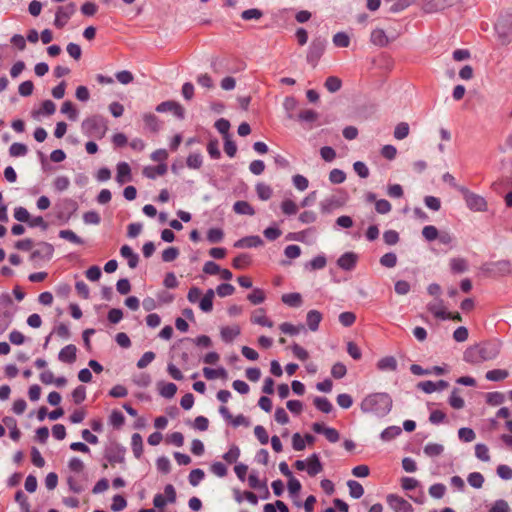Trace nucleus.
<instances>
[{"label":"nucleus","instance_id":"09e8293b","mask_svg":"<svg viewBox=\"0 0 512 512\" xmlns=\"http://www.w3.org/2000/svg\"><path fill=\"white\" fill-rule=\"evenodd\" d=\"M247 299L254 305H258L264 302L265 293L260 288H254L251 293L247 295Z\"/></svg>","mask_w":512,"mask_h":512},{"label":"nucleus","instance_id":"4d7b16f0","mask_svg":"<svg viewBox=\"0 0 512 512\" xmlns=\"http://www.w3.org/2000/svg\"><path fill=\"white\" fill-rule=\"evenodd\" d=\"M446 486L442 483H435L429 487V495L435 499H441L445 495Z\"/></svg>","mask_w":512,"mask_h":512},{"label":"nucleus","instance_id":"8fccbe9b","mask_svg":"<svg viewBox=\"0 0 512 512\" xmlns=\"http://www.w3.org/2000/svg\"><path fill=\"white\" fill-rule=\"evenodd\" d=\"M204 477H205L204 471L200 468H196V469H193L189 473L188 480H189L190 485H192L193 487H196L204 479Z\"/></svg>","mask_w":512,"mask_h":512},{"label":"nucleus","instance_id":"79ce46f5","mask_svg":"<svg viewBox=\"0 0 512 512\" xmlns=\"http://www.w3.org/2000/svg\"><path fill=\"white\" fill-rule=\"evenodd\" d=\"M279 329L284 334H287L290 336H296L302 330H304V326L303 325L295 326L289 322H283L282 324H280Z\"/></svg>","mask_w":512,"mask_h":512},{"label":"nucleus","instance_id":"6ab92c4d","mask_svg":"<svg viewBox=\"0 0 512 512\" xmlns=\"http://www.w3.org/2000/svg\"><path fill=\"white\" fill-rule=\"evenodd\" d=\"M448 5V0H428L424 2L422 9L425 13L431 14L445 9Z\"/></svg>","mask_w":512,"mask_h":512},{"label":"nucleus","instance_id":"69168bd1","mask_svg":"<svg viewBox=\"0 0 512 512\" xmlns=\"http://www.w3.org/2000/svg\"><path fill=\"white\" fill-rule=\"evenodd\" d=\"M346 180V174L341 169H332L329 173V181L332 184H341Z\"/></svg>","mask_w":512,"mask_h":512},{"label":"nucleus","instance_id":"c756f323","mask_svg":"<svg viewBox=\"0 0 512 512\" xmlns=\"http://www.w3.org/2000/svg\"><path fill=\"white\" fill-rule=\"evenodd\" d=\"M233 210L239 215L253 216L255 214L254 208L247 201H237L233 205Z\"/></svg>","mask_w":512,"mask_h":512},{"label":"nucleus","instance_id":"f704fd0d","mask_svg":"<svg viewBox=\"0 0 512 512\" xmlns=\"http://www.w3.org/2000/svg\"><path fill=\"white\" fill-rule=\"evenodd\" d=\"M347 486L349 488V494L354 499H359L364 494L363 486L356 480L347 481Z\"/></svg>","mask_w":512,"mask_h":512},{"label":"nucleus","instance_id":"393cba45","mask_svg":"<svg viewBox=\"0 0 512 512\" xmlns=\"http://www.w3.org/2000/svg\"><path fill=\"white\" fill-rule=\"evenodd\" d=\"M214 296H215V291L213 289H208L204 296L201 298L200 302H199V308L205 312V313H209L212 311L213 309V299H214Z\"/></svg>","mask_w":512,"mask_h":512},{"label":"nucleus","instance_id":"58836bf2","mask_svg":"<svg viewBox=\"0 0 512 512\" xmlns=\"http://www.w3.org/2000/svg\"><path fill=\"white\" fill-rule=\"evenodd\" d=\"M314 405L319 411L326 414L330 413L333 410L332 403L326 397H315Z\"/></svg>","mask_w":512,"mask_h":512},{"label":"nucleus","instance_id":"0eeeda50","mask_svg":"<svg viewBox=\"0 0 512 512\" xmlns=\"http://www.w3.org/2000/svg\"><path fill=\"white\" fill-rule=\"evenodd\" d=\"M177 495L176 490L172 484H167L164 487V495L156 494L153 498V505L157 509L164 508L167 504H173L176 502Z\"/></svg>","mask_w":512,"mask_h":512},{"label":"nucleus","instance_id":"603ef678","mask_svg":"<svg viewBox=\"0 0 512 512\" xmlns=\"http://www.w3.org/2000/svg\"><path fill=\"white\" fill-rule=\"evenodd\" d=\"M325 87L326 89L331 92L335 93L340 90L342 86L341 80L336 76H329L325 81Z\"/></svg>","mask_w":512,"mask_h":512},{"label":"nucleus","instance_id":"338daca9","mask_svg":"<svg viewBox=\"0 0 512 512\" xmlns=\"http://www.w3.org/2000/svg\"><path fill=\"white\" fill-rule=\"evenodd\" d=\"M379 262L386 268H393L397 264V256L393 252H388L380 258Z\"/></svg>","mask_w":512,"mask_h":512},{"label":"nucleus","instance_id":"9b49d317","mask_svg":"<svg viewBox=\"0 0 512 512\" xmlns=\"http://www.w3.org/2000/svg\"><path fill=\"white\" fill-rule=\"evenodd\" d=\"M125 448L119 444H114L106 449L105 458L109 463H123L125 460Z\"/></svg>","mask_w":512,"mask_h":512},{"label":"nucleus","instance_id":"423d86ee","mask_svg":"<svg viewBox=\"0 0 512 512\" xmlns=\"http://www.w3.org/2000/svg\"><path fill=\"white\" fill-rule=\"evenodd\" d=\"M459 191L463 194L467 207L472 211L484 212L487 210V201L484 197L470 192L465 187H460Z\"/></svg>","mask_w":512,"mask_h":512},{"label":"nucleus","instance_id":"4c0bfd02","mask_svg":"<svg viewBox=\"0 0 512 512\" xmlns=\"http://www.w3.org/2000/svg\"><path fill=\"white\" fill-rule=\"evenodd\" d=\"M423 451L428 457H437L443 453L444 446L438 443H427L424 446Z\"/></svg>","mask_w":512,"mask_h":512},{"label":"nucleus","instance_id":"680f3d73","mask_svg":"<svg viewBox=\"0 0 512 512\" xmlns=\"http://www.w3.org/2000/svg\"><path fill=\"white\" fill-rule=\"evenodd\" d=\"M203 157L200 153H193L187 157L186 164L191 169H199L202 166Z\"/></svg>","mask_w":512,"mask_h":512},{"label":"nucleus","instance_id":"a878e982","mask_svg":"<svg viewBox=\"0 0 512 512\" xmlns=\"http://www.w3.org/2000/svg\"><path fill=\"white\" fill-rule=\"evenodd\" d=\"M398 363L395 357L386 356L378 360L377 368L380 371H396Z\"/></svg>","mask_w":512,"mask_h":512},{"label":"nucleus","instance_id":"f03ea898","mask_svg":"<svg viewBox=\"0 0 512 512\" xmlns=\"http://www.w3.org/2000/svg\"><path fill=\"white\" fill-rule=\"evenodd\" d=\"M500 347L499 342H485L472 346L464 352V360L471 364L493 360L499 355Z\"/></svg>","mask_w":512,"mask_h":512},{"label":"nucleus","instance_id":"a18cd8bd","mask_svg":"<svg viewBox=\"0 0 512 512\" xmlns=\"http://www.w3.org/2000/svg\"><path fill=\"white\" fill-rule=\"evenodd\" d=\"M12 314L7 309L0 307V334H2L11 324Z\"/></svg>","mask_w":512,"mask_h":512},{"label":"nucleus","instance_id":"864d4df0","mask_svg":"<svg viewBox=\"0 0 512 512\" xmlns=\"http://www.w3.org/2000/svg\"><path fill=\"white\" fill-rule=\"evenodd\" d=\"M28 152V148L25 144L15 142L9 148V153L12 157L25 156Z\"/></svg>","mask_w":512,"mask_h":512},{"label":"nucleus","instance_id":"2eb2a0df","mask_svg":"<svg viewBox=\"0 0 512 512\" xmlns=\"http://www.w3.org/2000/svg\"><path fill=\"white\" fill-rule=\"evenodd\" d=\"M263 245V240L257 235L243 237L234 243L235 248H256Z\"/></svg>","mask_w":512,"mask_h":512},{"label":"nucleus","instance_id":"0e129e2a","mask_svg":"<svg viewBox=\"0 0 512 512\" xmlns=\"http://www.w3.org/2000/svg\"><path fill=\"white\" fill-rule=\"evenodd\" d=\"M475 456L481 461L488 462L490 460L488 447L482 443L476 444Z\"/></svg>","mask_w":512,"mask_h":512},{"label":"nucleus","instance_id":"c03bdc74","mask_svg":"<svg viewBox=\"0 0 512 512\" xmlns=\"http://www.w3.org/2000/svg\"><path fill=\"white\" fill-rule=\"evenodd\" d=\"M61 113L67 115L71 121H76L78 118V111L71 101H65L61 107Z\"/></svg>","mask_w":512,"mask_h":512},{"label":"nucleus","instance_id":"aec40b11","mask_svg":"<svg viewBox=\"0 0 512 512\" xmlns=\"http://www.w3.org/2000/svg\"><path fill=\"white\" fill-rule=\"evenodd\" d=\"M240 327L238 325L224 326L220 330L221 339L225 343H231L237 336L240 335Z\"/></svg>","mask_w":512,"mask_h":512},{"label":"nucleus","instance_id":"ea45409f","mask_svg":"<svg viewBox=\"0 0 512 512\" xmlns=\"http://www.w3.org/2000/svg\"><path fill=\"white\" fill-rule=\"evenodd\" d=\"M509 376V373L505 369H493L489 370L485 377L489 381L498 382L506 379Z\"/></svg>","mask_w":512,"mask_h":512},{"label":"nucleus","instance_id":"c85d7f7f","mask_svg":"<svg viewBox=\"0 0 512 512\" xmlns=\"http://www.w3.org/2000/svg\"><path fill=\"white\" fill-rule=\"evenodd\" d=\"M281 300L289 307H300L302 305V296L300 293H287L283 294Z\"/></svg>","mask_w":512,"mask_h":512},{"label":"nucleus","instance_id":"e2e57ef3","mask_svg":"<svg viewBox=\"0 0 512 512\" xmlns=\"http://www.w3.org/2000/svg\"><path fill=\"white\" fill-rule=\"evenodd\" d=\"M458 437L463 442H472L476 438V434L473 429L468 427H462L458 430Z\"/></svg>","mask_w":512,"mask_h":512},{"label":"nucleus","instance_id":"5701e85b","mask_svg":"<svg viewBox=\"0 0 512 512\" xmlns=\"http://www.w3.org/2000/svg\"><path fill=\"white\" fill-rule=\"evenodd\" d=\"M120 254L123 258L127 259L130 268H136L139 262V256L128 245H123L120 249Z\"/></svg>","mask_w":512,"mask_h":512},{"label":"nucleus","instance_id":"9d476101","mask_svg":"<svg viewBox=\"0 0 512 512\" xmlns=\"http://www.w3.org/2000/svg\"><path fill=\"white\" fill-rule=\"evenodd\" d=\"M156 111L159 113L171 112L175 117L180 120L185 118V109L176 101H164L156 106Z\"/></svg>","mask_w":512,"mask_h":512},{"label":"nucleus","instance_id":"b1692460","mask_svg":"<svg viewBox=\"0 0 512 512\" xmlns=\"http://www.w3.org/2000/svg\"><path fill=\"white\" fill-rule=\"evenodd\" d=\"M167 172V165L160 163L157 166H146L143 169V175L149 179H155L157 176H163Z\"/></svg>","mask_w":512,"mask_h":512},{"label":"nucleus","instance_id":"f8f14e48","mask_svg":"<svg viewBox=\"0 0 512 512\" xmlns=\"http://www.w3.org/2000/svg\"><path fill=\"white\" fill-rule=\"evenodd\" d=\"M449 386V383L445 380H439L437 382H433L430 380L422 381L417 384V388L422 390L427 394H431L435 391H442Z\"/></svg>","mask_w":512,"mask_h":512},{"label":"nucleus","instance_id":"dca6fc26","mask_svg":"<svg viewBox=\"0 0 512 512\" xmlns=\"http://www.w3.org/2000/svg\"><path fill=\"white\" fill-rule=\"evenodd\" d=\"M358 256L354 252H346L337 260L338 266L346 271L354 269L357 263Z\"/></svg>","mask_w":512,"mask_h":512},{"label":"nucleus","instance_id":"7c9ffc66","mask_svg":"<svg viewBox=\"0 0 512 512\" xmlns=\"http://www.w3.org/2000/svg\"><path fill=\"white\" fill-rule=\"evenodd\" d=\"M251 321L254 324H258L264 327L271 328L273 326V322L265 316V311L262 308L255 311Z\"/></svg>","mask_w":512,"mask_h":512},{"label":"nucleus","instance_id":"bb28decb","mask_svg":"<svg viewBox=\"0 0 512 512\" xmlns=\"http://www.w3.org/2000/svg\"><path fill=\"white\" fill-rule=\"evenodd\" d=\"M371 42L376 45V46H379V47H384L386 45H388L389 43V38L388 36L386 35L385 31L383 29H374L372 32H371Z\"/></svg>","mask_w":512,"mask_h":512},{"label":"nucleus","instance_id":"f257e3e1","mask_svg":"<svg viewBox=\"0 0 512 512\" xmlns=\"http://www.w3.org/2000/svg\"><path fill=\"white\" fill-rule=\"evenodd\" d=\"M392 397L386 392H377L367 395L360 404V409L365 414H372L378 418L388 415L392 409Z\"/></svg>","mask_w":512,"mask_h":512},{"label":"nucleus","instance_id":"473e14b6","mask_svg":"<svg viewBox=\"0 0 512 512\" xmlns=\"http://www.w3.org/2000/svg\"><path fill=\"white\" fill-rule=\"evenodd\" d=\"M203 374H204V377L208 380H213L216 378H223V379L227 378V371L223 367H220L218 369L204 367Z\"/></svg>","mask_w":512,"mask_h":512},{"label":"nucleus","instance_id":"13d9d810","mask_svg":"<svg viewBox=\"0 0 512 512\" xmlns=\"http://www.w3.org/2000/svg\"><path fill=\"white\" fill-rule=\"evenodd\" d=\"M326 264V257L324 255H318L306 264V268H310L311 270H320L323 269Z\"/></svg>","mask_w":512,"mask_h":512},{"label":"nucleus","instance_id":"052dcab7","mask_svg":"<svg viewBox=\"0 0 512 512\" xmlns=\"http://www.w3.org/2000/svg\"><path fill=\"white\" fill-rule=\"evenodd\" d=\"M467 481L471 487L479 489L483 486L484 477L479 472H472L468 475Z\"/></svg>","mask_w":512,"mask_h":512},{"label":"nucleus","instance_id":"ddd939ff","mask_svg":"<svg viewBox=\"0 0 512 512\" xmlns=\"http://www.w3.org/2000/svg\"><path fill=\"white\" fill-rule=\"evenodd\" d=\"M427 309L430 313H432L437 319L440 320H448L449 312L445 310L443 300L440 298H436L435 301L428 303Z\"/></svg>","mask_w":512,"mask_h":512},{"label":"nucleus","instance_id":"de8ad7c7","mask_svg":"<svg viewBox=\"0 0 512 512\" xmlns=\"http://www.w3.org/2000/svg\"><path fill=\"white\" fill-rule=\"evenodd\" d=\"M281 210L285 215L291 216L295 215L298 212V206L291 199H285L281 203Z\"/></svg>","mask_w":512,"mask_h":512},{"label":"nucleus","instance_id":"39448f33","mask_svg":"<svg viewBox=\"0 0 512 512\" xmlns=\"http://www.w3.org/2000/svg\"><path fill=\"white\" fill-rule=\"evenodd\" d=\"M327 46V39L322 36H316L311 41L308 51L306 60L309 64H311L313 67H315L322 57V55L325 52Z\"/></svg>","mask_w":512,"mask_h":512},{"label":"nucleus","instance_id":"6e6552de","mask_svg":"<svg viewBox=\"0 0 512 512\" xmlns=\"http://www.w3.org/2000/svg\"><path fill=\"white\" fill-rule=\"evenodd\" d=\"M76 5L74 3H70L66 6H59L54 19V25L61 29L63 28L71 16L75 13Z\"/></svg>","mask_w":512,"mask_h":512},{"label":"nucleus","instance_id":"20e7f679","mask_svg":"<svg viewBox=\"0 0 512 512\" xmlns=\"http://www.w3.org/2000/svg\"><path fill=\"white\" fill-rule=\"evenodd\" d=\"M495 31L502 45L512 41V14L501 15L495 23Z\"/></svg>","mask_w":512,"mask_h":512},{"label":"nucleus","instance_id":"4be33fe9","mask_svg":"<svg viewBox=\"0 0 512 512\" xmlns=\"http://www.w3.org/2000/svg\"><path fill=\"white\" fill-rule=\"evenodd\" d=\"M322 314L318 310H310L306 315V324L312 332L319 329V324L322 321Z\"/></svg>","mask_w":512,"mask_h":512},{"label":"nucleus","instance_id":"c9c22d12","mask_svg":"<svg viewBox=\"0 0 512 512\" xmlns=\"http://www.w3.org/2000/svg\"><path fill=\"white\" fill-rule=\"evenodd\" d=\"M159 393L162 397L170 399L174 397L177 392V386L174 383H162L159 384Z\"/></svg>","mask_w":512,"mask_h":512},{"label":"nucleus","instance_id":"7ed1b4c3","mask_svg":"<svg viewBox=\"0 0 512 512\" xmlns=\"http://www.w3.org/2000/svg\"><path fill=\"white\" fill-rule=\"evenodd\" d=\"M81 130L88 137L102 139L106 135L108 127L103 117L94 115L83 120Z\"/></svg>","mask_w":512,"mask_h":512},{"label":"nucleus","instance_id":"4468645a","mask_svg":"<svg viewBox=\"0 0 512 512\" xmlns=\"http://www.w3.org/2000/svg\"><path fill=\"white\" fill-rule=\"evenodd\" d=\"M54 253V247L52 244L47 242H41L38 244V248L31 254V259H46L50 260Z\"/></svg>","mask_w":512,"mask_h":512},{"label":"nucleus","instance_id":"412c9836","mask_svg":"<svg viewBox=\"0 0 512 512\" xmlns=\"http://www.w3.org/2000/svg\"><path fill=\"white\" fill-rule=\"evenodd\" d=\"M131 180V169L128 163L120 162L117 164L116 181L122 185Z\"/></svg>","mask_w":512,"mask_h":512},{"label":"nucleus","instance_id":"cd10ccee","mask_svg":"<svg viewBox=\"0 0 512 512\" xmlns=\"http://www.w3.org/2000/svg\"><path fill=\"white\" fill-rule=\"evenodd\" d=\"M449 265L451 271L455 274L464 273L468 270L467 260L461 257L451 258Z\"/></svg>","mask_w":512,"mask_h":512},{"label":"nucleus","instance_id":"3c124183","mask_svg":"<svg viewBox=\"0 0 512 512\" xmlns=\"http://www.w3.org/2000/svg\"><path fill=\"white\" fill-rule=\"evenodd\" d=\"M59 237L62 239H65L67 241H70L74 244L81 245L84 243L83 239L80 238L78 235H76L72 230H61L59 232Z\"/></svg>","mask_w":512,"mask_h":512},{"label":"nucleus","instance_id":"2f4dec72","mask_svg":"<svg viewBox=\"0 0 512 512\" xmlns=\"http://www.w3.org/2000/svg\"><path fill=\"white\" fill-rule=\"evenodd\" d=\"M131 448L136 458H140L143 453V439L139 433H134L131 437Z\"/></svg>","mask_w":512,"mask_h":512},{"label":"nucleus","instance_id":"5fc2aeb1","mask_svg":"<svg viewBox=\"0 0 512 512\" xmlns=\"http://www.w3.org/2000/svg\"><path fill=\"white\" fill-rule=\"evenodd\" d=\"M256 193L261 200L265 201L271 198L273 192L269 185L259 183L256 185Z\"/></svg>","mask_w":512,"mask_h":512},{"label":"nucleus","instance_id":"774afa93","mask_svg":"<svg viewBox=\"0 0 512 512\" xmlns=\"http://www.w3.org/2000/svg\"><path fill=\"white\" fill-rule=\"evenodd\" d=\"M54 189L58 192L67 190L70 186V180L67 176H58L53 182Z\"/></svg>","mask_w":512,"mask_h":512},{"label":"nucleus","instance_id":"a211bd4d","mask_svg":"<svg viewBox=\"0 0 512 512\" xmlns=\"http://www.w3.org/2000/svg\"><path fill=\"white\" fill-rule=\"evenodd\" d=\"M76 353V346L73 344H68L60 350L58 354V359L63 363L72 364L76 360Z\"/></svg>","mask_w":512,"mask_h":512},{"label":"nucleus","instance_id":"bf43d9fd","mask_svg":"<svg viewBox=\"0 0 512 512\" xmlns=\"http://www.w3.org/2000/svg\"><path fill=\"white\" fill-rule=\"evenodd\" d=\"M333 44L336 47L346 48L350 44V38L346 33L338 32L333 36Z\"/></svg>","mask_w":512,"mask_h":512},{"label":"nucleus","instance_id":"1a4fd4ad","mask_svg":"<svg viewBox=\"0 0 512 512\" xmlns=\"http://www.w3.org/2000/svg\"><path fill=\"white\" fill-rule=\"evenodd\" d=\"M386 501L394 512H414L413 506L406 499L396 494L387 495Z\"/></svg>","mask_w":512,"mask_h":512},{"label":"nucleus","instance_id":"6e6d98bb","mask_svg":"<svg viewBox=\"0 0 512 512\" xmlns=\"http://www.w3.org/2000/svg\"><path fill=\"white\" fill-rule=\"evenodd\" d=\"M224 238V232L220 228H211L207 232V240L214 244L220 243Z\"/></svg>","mask_w":512,"mask_h":512},{"label":"nucleus","instance_id":"e433bc0d","mask_svg":"<svg viewBox=\"0 0 512 512\" xmlns=\"http://www.w3.org/2000/svg\"><path fill=\"white\" fill-rule=\"evenodd\" d=\"M401 433H402V429L399 426H389L381 432L380 438L383 441L387 442V441H391L392 439L396 438Z\"/></svg>","mask_w":512,"mask_h":512},{"label":"nucleus","instance_id":"37998d69","mask_svg":"<svg viewBox=\"0 0 512 512\" xmlns=\"http://www.w3.org/2000/svg\"><path fill=\"white\" fill-rule=\"evenodd\" d=\"M125 422V417L123 413L119 410H113L109 416V424L116 429H119L123 426Z\"/></svg>","mask_w":512,"mask_h":512},{"label":"nucleus","instance_id":"f3484780","mask_svg":"<svg viewBox=\"0 0 512 512\" xmlns=\"http://www.w3.org/2000/svg\"><path fill=\"white\" fill-rule=\"evenodd\" d=\"M323 470V465L320 462L319 455L317 453H313L307 458V467L306 471L309 476L313 477L317 474L321 473Z\"/></svg>","mask_w":512,"mask_h":512},{"label":"nucleus","instance_id":"72a5a7b5","mask_svg":"<svg viewBox=\"0 0 512 512\" xmlns=\"http://www.w3.org/2000/svg\"><path fill=\"white\" fill-rule=\"evenodd\" d=\"M248 484L252 489L260 490L263 489L266 491L267 495H270L269 490L265 482H261L257 472L252 471L248 477Z\"/></svg>","mask_w":512,"mask_h":512},{"label":"nucleus","instance_id":"49530a36","mask_svg":"<svg viewBox=\"0 0 512 512\" xmlns=\"http://www.w3.org/2000/svg\"><path fill=\"white\" fill-rule=\"evenodd\" d=\"M251 263V258L248 254L242 253L233 259L232 265L235 269H244Z\"/></svg>","mask_w":512,"mask_h":512},{"label":"nucleus","instance_id":"a19ab883","mask_svg":"<svg viewBox=\"0 0 512 512\" xmlns=\"http://www.w3.org/2000/svg\"><path fill=\"white\" fill-rule=\"evenodd\" d=\"M143 121L148 129L153 132L160 130V122L158 118L152 113H146L143 115Z\"/></svg>","mask_w":512,"mask_h":512}]
</instances>
